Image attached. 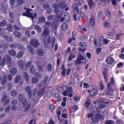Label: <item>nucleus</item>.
<instances>
[{
  "instance_id": "bf43d9fd",
  "label": "nucleus",
  "mask_w": 124,
  "mask_h": 124,
  "mask_svg": "<svg viewBox=\"0 0 124 124\" xmlns=\"http://www.w3.org/2000/svg\"><path fill=\"white\" fill-rule=\"evenodd\" d=\"M49 79V77L48 76H46L45 77L44 81H43V84H46V82H47V81H48V79Z\"/></svg>"
},
{
  "instance_id": "69168bd1",
  "label": "nucleus",
  "mask_w": 124,
  "mask_h": 124,
  "mask_svg": "<svg viewBox=\"0 0 124 124\" xmlns=\"http://www.w3.org/2000/svg\"><path fill=\"white\" fill-rule=\"evenodd\" d=\"M121 36H122V34H117L116 35L117 40H120L121 39Z\"/></svg>"
},
{
  "instance_id": "e2e57ef3",
  "label": "nucleus",
  "mask_w": 124,
  "mask_h": 124,
  "mask_svg": "<svg viewBox=\"0 0 124 124\" xmlns=\"http://www.w3.org/2000/svg\"><path fill=\"white\" fill-rule=\"evenodd\" d=\"M83 86L85 89H88V88H90V85L87 83H84L83 84Z\"/></svg>"
},
{
  "instance_id": "1a4fd4ad",
  "label": "nucleus",
  "mask_w": 124,
  "mask_h": 124,
  "mask_svg": "<svg viewBox=\"0 0 124 124\" xmlns=\"http://www.w3.org/2000/svg\"><path fill=\"white\" fill-rule=\"evenodd\" d=\"M31 44L35 48H37L39 45H40V43H39V41L37 39H32L30 42Z\"/></svg>"
},
{
  "instance_id": "338daca9",
  "label": "nucleus",
  "mask_w": 124,
  "mask_h": 124,
  "mask_svg": "<svg viewBox=\"0 0 124 124\" xmlns=\"http://www.w3.org/2000/svg\"><path fill=\"white\" fill-rule=\"evenodd\" d=\"M10 108H11L10 106H9L7 108H6L5 109V112L6 113H7V112H9L10 111Z\"/></svg>"
},
{
  "instance_id": "052dcab7",
  "label": "nucleus",
  "mask_w": 124,
  "mask_h": 124,
  "mask_svg": "<svg viewBox=\"0 0 124 124\" xmlns=\"http://www.w3.org/2000/svg\"><path fill=\"white\" fill-rule=\"evenodd\" d=\"M6 62V61L5 60V59L3 58V61L0 63V65H1V66H3V65H4V64H5Z\"/></svg>"
},
{
  "instance_id": "37998d69",
  "label": "nucleus",
  "mask_w": 124,
  "mask_h": 124,
  "mask_svg": "<svg viewBox=\"0 0 124 124\" xmlns=\"http://www.w3.org/2000/svg\"><path fill=\"white\" fill-rule=\"evenodd\" d=\"M11 95H12V96H16V95H17L18 93H17V91H16V90H13L11 91Z\"/></svg>"
},
{
  "instance_id": "9b49d317",
  "label": "nucleus",
  "mask_w": 124,
  "mask_h": 124,
  "mask_svg": "<svg viewBox=\"0 0 124 124\" xmlns=\"http://www.w3.org/2000/svg\"><path fill=\"white\" fill-rule=\"evenodd\" d=\"M25 91L28 94L29 98H31V97H32V91L31 90V86H28L25 87Z\"/></svg>"
},
{
  "instance_id": "0eeeda50",
  "label": "nucleus",
  "mask_w": 124,
  "mask_h": 124,
  "mask_svg": "<svg viewBox=\"0 0 124 124\" xmlns=\"http://www.w3.org/2000/svg\"><path fill=\"white\" fill-rule=\"evenodd\" d=\"M0 36H2V37L7 41H12L13 40V38H12V37L7 36V34L5 33L0 32Z\"/></svg>"
},
{
  "instance_id": "2eb2a0df",
  "label": "nucleus",
  "mask_w": 124,
  "mask_h": 124,
  "mask_svg": "<svg viewBox=\"0 0 124 124\" xmlns=\"http://www.w3.org/2000/svg\"><path fill=\"white\" fill-rule=\"evenodd\" d=\"M3 59H4L6 61V59L7 60L8 62V67L9 68L11 67V57L9 56V55H5Z\"/></svg>"
},
{
  "instance_id": "6e6d98bb",
  "label": "nucleus",
  "mask_w": 124,
  "mask_h": 124,
  "mask_svg": "<svg viewBox=\"0 0 124 124\" xmlns=\"http://www.w3.org/2000/svg\"><path fill=\"white\" fill-rule=\"evenodd\" d=\"M54 17V15L48 16L47 17V19L48 20V21H51V20H53Z\"/></svg>"
},
{
  "instance_id": "de8ad7c7",
  "label": "nucleus",
  "mask_w": 124,
  "mask_h": 124,
  "mask_svg": "<svg viewBox=\"0 0 124 124\" xmlns=\"http://www.w3.org/2000/svg\"><path fill=\"white\" fill-rule=\"evenodd\" d=\"M38 70L40 72H43V67L41 65H39L38 66Z\"/></svg>"
},
{
  "instance_id": "4d7b16f0",
  "label": "nucleus",
  "mask_w": 124,
  "mask_h": 124,
  "mask_svg": "<svg viewBox=\"0 0 124 124\" xmlns=\"http://www.w3.org/2000/svg\"><path fill=\"white\" fill-rule=\"evenodd\" d=\"M52 23L50 21H46L45 23V25L46 27H50V26H52Z\"/></svg>"
},
{
  "instance_id": "e433bc0d",
  "label": "nucleus",
  "mask_w": 124,
  "mask_h": 124,
  "mask_svg": "<svg viewBox=\"0 0 124 124\" xmlns=\"http://www.w3.org/2000/svg\"><path fill=\"white\" fill-rule=\"evenodd\" d=\"M7 29L8 31H12V30H13V27H12V25L8 24Z\"/></svg>"
},
{
  "instance_id": "c9c22d12",
  "label": "nucleus",
  "mask_w": 124,
  "mask_h": 124,
  "mask_svg": "<svg viewBox=\"0 0 124 124\" xmlns=\"http://www.w3.org/2000/svg\"><path fill=\"white\" fill-rule=\"evenodd\" d=\"M10 72L13 75H15V74L17 73V69H16V68H13V69H11Z\"/></svg>"
},
{
  "instance_id": "cd10ccee",
  "label": "nucleus",
  "mask_w": 124,
  "mask_h": 124,
  "mask_svg": "<svg viewBox=\"0 0 124 124\" xmlns=\"http://www.w3.org/2000/svg\"><path fill=\"white\" fill-rule=\"evenodd\" d=\"M28 49L29 50L30 54H31V55H34V50H33L32 47L28 46Z\"/></svg>"
},
{
  "instance_id": "7ed1b4c3",
  "label": "nucleus",
  "mask_w": 124,
  "mask_h": 124,
  "mask_svg": "<svg viewBox=\"0 0 124 124\" xmlns=\"http://www.w3.org/2000/svg\"><path fill=\"white\" fill-rule=\"evenodd\" d=\"M54 7V13H59L60 12V10L59 8H62V9H63V8H65V7H66V5L64 4V2H61L60 3L59 5L58 4L55 3L53 5Z\"/></svg>"
},
{
  "instance_id": "0e129e2a",
  "label": "nucleus",
  "mask_w": 124,
  "mask_h": 124,
  "mask_svg": "<svg viewBox=\"0 0 124 124\" xmlns=\"http://www.w3.org/2000/svg\"><path fill=\"white\" fill-rule=\"evenodd\" d=\"M66 72V70L64 67L62 68V75L64 76L65 75V73Z\"/></svg>"
},
{
  "instance_id": "4be33fe9",
  "label": "nucleus",
  "mask_w": 124,
  "mask_h": 124,
  "mask_svg": "<svg viewBox=\"0 0 124 124\" xmlns=\"http://www.w3.org/2000/svg\"><path fill=\"white\" fill-rule=\"evenodd\" d=\"M24 78H25L26 82H28V81H30V76L29 75V74L28 73H24Z\"/></svg>"
},
{
  "instance_id": "6ab92c4d",
  "label": "nucleus",
  "mask_w": 124,
  "mask_h": 124,
  "mask_svg": "<svg viewBox=\"0 0 124 124\" xmlns=\"http://www.w3.org/2000/svg\"><path fill=\"white\" fill-rule=\"evenodd\" d=\"M37 54L39 57H43L44 56V51L41 49H38Z\"/></svg>"
},
{
  "instance_id": "09e8293b",
  "label": "nucleus",
  "mask_w": 124,
  "mask_h": 124,
  "mask_svg": "<svg viewBox=\"0 0 124 124\" xmlns=\"http://www.w3.org/2000/svg\"><path fill=\"white\" fill-rule=\"evenodd\" d=\"M11 104H13V105H17V104H18V100L14 99L12 100Z\"/></svg>"
},
{
  "instance_id": "a878e982",
  "label": "nucleus",
  "mask_w": 124,
  "mask_h": 124,
  "mask_svg": "<svg viewBox=\"0 0 124 124\" xmlns=\"http://www.w3.org/2000/svg\"><path fill=\"white\" fill-rule=\"evenodd\" d=\"M14 35H15L16 37H17V38H21L22 37V34L20 33L19 31H15Z\"/></svg>"
},
{
  "instance_id": "680f3d73",
  "label": "nucleus",
  "mask_w": 124,
  "mask_h": 124,
  "mask_svg": "<svg viewBox=\"0 0 124 124\" xmlns=\"http://www.w3.org/2000/svg\"><path fill=\"white\" fill-rule=\"evenodd\" d=\"M100 86L101 91H103V90L104 89V85H103V83H102V81L100 82Z\"/></svg>"
},
{
  "instance_id": "5701e85b",
  "label": "nucleus",
  "mask_w": 124,
  "mask_h": 124,
  "mask_svg": "<svg viewBox=\"0 0 124 124\" xmlns=\"http://www.w3.org/2000/svg\"><path fill=\"white\" fill-rule=\"evenodd\" d=\"M35 30H36L38 32L41 33L42 32V29L39 25H34Z\"/></svg>"
},
{
  "instance_id": "603ef678",
  "label": "nucleus",
  "mask_w": 124,
  "mask_h": 124,
  "mask_svg": "<svg viewBox=\"0 0 124 124\" xmlns=\"http://www.w3.org/2000/svg\"><path fill=\"white\" fill-rule=\"evenodd\" d=\"M105 123L106 124H114V122L112 120H107Z\"/></svg>"
},
{
  "instance_id": "2f4dec72",
  "label": "nucleus",
  "mask_w": 124,
  "mask_h": 124,
  "mask_svg": "<svg viewBox=\"0 0 124 124\" xmlns=\"http://www.w3.org/2000/svg\"><path fill=\"white\" fill-rule=\"evenodd\" d=\"M72 59H75V56H74L73 54H70L69 56V58H68V62H70L71 61H72Z\"/></svg>"
},
{
  "instance_id": "c03bdc74",
  "label": "nucleus",
  "mask_w": 124,
  "mask_h": 124,
  "mask_svg": "<svg viewBox=\"0 0 124 124\" xmlns=\"http://www.w3.org/2000/svg\"><path fill=\"white\" fill-rule=\"evenodd\" d=\"M103 74H104V77L105 78V81L106 83H107L108 82V75H107V74L106 73H104V72L103 73Z\"/></svg>"
},
{
  "instance_id": "39448f33",
  "label": "nucleus",
  "mask_w": 124,
  "mask_h": 124,
  "mask_svg": "<svg viewBox=\"0 0 124 124\" xmlns=\"http://www.w3.org/2000/svg\"><path fill=\"white\" fill-rule=\"evenodd\" d=\"M24 9H26L27 11L25 13L22 14V15L23 16H27V17L31 18L32 20H33V19H34V17H36V14H34V15L33 16V14H32V13L30 12V11H31V9H28L26 7L24 8Z\"/></svg>"
},
{
  "instance_id": "473e14b6",
  "label": "nucleus",
  "mask_w": 124,
  "mask_h": 124,
  "mask_svg": "<svg viewBox=\"0 0 124 124\" xmlns=\"http://www.w3.org/2000/svg\"><path fill=\"white\" fill-rule=\"evenodd\" d=\"M18 64L21 68V69H24V62L22 61H19L18 62Z\"/></svg>"
},
{
  "instance_id": "c756f323",
  "label": "nucleus",
  "mask_w": 124,
  "mask_h": 124,
  "mask_svg": "<svg viewBox=\"0 0 124 124\" xmlns=\"http://www.w3.org/2000/svg\"><path fill=\"white\" fill-rule=\"evenodd\" d=\"M68 27L67 26V25L65 23H63L61 26V29L63 31H65L66 30H67V28Z\"/></svg>"
},
{
  "instance_id": "58836bf2",
  "label": "nucleus",
  "mask_w": 124,
  "mask_h": 124,
  "mask_svg": "<svg viewBox=\"0 0 124 124\" xmlns=\"http://www.w3.org/2000/svg\"><path fill=\"white\" fill-rule=\"evenodd\" d=\"M24 55V52L23 51H20L17 55L16 56V58L17 59H21V58H22V57H23Z\"/></svg>"
},
{
  "instance_id": "ddd939ff",
  "label": "nucleus",
  "mask_w": 124,
  "mask_h": 124,
  "mask_svg": "<svg viewBox=\"0 0 124 124\" xmlns=\"http://www.w3.org/2000/svg\"><path fill=\"white\" fill-rule=\"evenodd\" d=\"M88 93H90V96L93 97L97 94V88H94L91 91L89 90Z\"/></svg>"
},
{
  "instance_id": "b1692460",
  "label": "nucleus",
  "mask_w": 124,
  "mask_h": 124,
  "mask_svg": "<svg viewBox=\"0 0 124 124\" xmlns=\"http://www.w3.org/2000/svg\"><path fill=\"white\" fill-rule=\"evenodd\" d=\"M6 82H7V76L6 75H4L3 80L1 81V85L4 86L5 84H6Z\"/></svg>"
},
{
  "instance_id": "774afa93",
  "label": "nucleus",
  "mask_w": 124,
  "mask_h": 124,
  "mask_svg": "<svg viewBox=\"0 0 124 124\" xmlns=\"http://www.w3.org/2000/svg\"><path fill=\"white\" fill-rule=\"evenodd\" d=\"M79 44H80V45L81 47H86V43H85V42L79 43Z\"/></svg>"
},
{
  "instance_id": "7c9ffc66",
  "label": "nucleus",
  "mask_w": 124,
  "mask_h": 124,
  "mask_svg": "<svg viewBox=\"0 0 124 124\" xmlns=\"http://www.w3.org/2000/svg\"><path fill=\"white\" fill-rule=\"evenodd\" d=\"M50 31L47 28H46L43 31V35H49Z\"/></svg>"
},
{
  "instance_id": "a19ab883",
  "label": "nucleus",
  "mask_w": 124,
  "mask_h": 124,
  "mask_svg": "<svg viewBox=\"0 0 124 124\" xmlns=\"http://www.w3.org/2000/svg\"><path fill=\"white\" fill-rule=\"evenodd\" d=\"M20 80H21V76L18 75L16 78L15 83H19Z\"/></svg>"
},
{
  "instance_id": "4c0bfd02",
  "label": "nucleus",
  "mask_w": 124,
  "mask_h": 124,
  "mask_svg": "<svg viewBox=\"0 0 124 124\" xmlns=\"http://www.w3.org/2000/svg\"><path fill=\"white\" fill-rule=\"evenodd\" d=\"M24 2H25L24 0H17V5H18L19 6H20V5H22V4H23V3H24Z\"/></svg>"
},
{
  "instance_id": "f257e3e1",
  "label": "nucleus",
  "mask_w": 124,
  "mask_h": 124,
  "mask_svg": "<svg viewBox=\"0 0 124 124\" xmlns=\"http://www.w3.org/2000/svg\"><path fill=\"white\" fill-rule=\"evenodd\" d=\"M58 93H62L63 95L66 96L68 93H71L72 88L71 87L67 88V86L59 87L57 89Z\"/></svg>"
},
{
  "instance_id": "864d4df0",
  "label": "nucleus",
  "mask_w": 124,
  "mask_h": 124,
  "mask_svg": "<svg viewBox=\"0 0 124 124\" xmlns=\"http://www.w3.org/2000/svg\"><path fill=\"white\" fill-rule=\"evenodd\" d=\"M16 1H17L16 0H10V5H14V4H15V3H16Z\"/></svg>"
},
{
  "instance_id": "3c124183",
  "label": "nucleus",
  "mask_w": 124,
  "mask_h": 124,
  "mask_svg": "<svg viewBox=\"0 0 124 124\" xmlns=\"http://www.w3.org/2000/svg\"><path fill=\"white\" fill-rule=\"evenodd\" d=\"M31 31L28 30L26 31H25V34L26 35H27V36H28V37H31Z\"/></svg>"
},
{
  "instance_id": "393cba45",
  "label": "nucleus",
  "mask_w": 124,
  "mask_h": 124,
  "mask_svg": "<svg viewBox=\"0 0 124 124\" xmlns=\"http://www.w3.org/2000/svg\"><path fill=\"white\" fill-rule=\"evenodd\" d=\"M44 93H45V87H44L42 88L41 90H39L37 94L38 95H42V94H43Z\"/></svg>"
},
{
  "instance_id": "ea45409f",
  "label": "nucleus",
  "mask_w": 124,
  "mask_h": 124,
  "mask_svg": "<svg viewBox=\"0 0 124 124\" xmlns=\"http://www.w3.org/2000/svg\"><path fill=\"white\" fill-rule=\"evenodd\" d=\"M103 42H104V43L105 44H107V43H108V41L107 40V39H104L103 41H101V40H100L99 41V43H100V45H102V44H103Z\"/></svg>"
},
{
  "instance_id": "4468645a",
  "label": "nucleus",
  "mask_w": 124,
  "mask_h": 124,
  "mask_svg": "<svg viewBox=\"0 0 124 124\" xmlns=\"http://www.w3.org/2000/svg\"><path fill=\"white\" fill-rule=\"evenodd\" d=\"M87 2L90 9L95 8V4H94L93 0H87Z\"/></svg>"
},
{
  "instance_id": "8fccbe9b",
  "label": "nucleus",
  "mask_w": 124,
  "mask_h": 124,
  "mask_svg": "<svg viewBox=\"0 0 124 124\" xmlns=\"http://www.w3.org/2000/svg\"><path fill=\"white\" fill-rule=\"evenodd\" d=\"M45 17L43 16L40 17L39 19V21L40 23H44V22H45Z\"/></svg>"
},
{
  "instance_id": "49530a36",
  "label": "nucleus",
  "mask_w": 124,
  "mask_h": 124,
  "mask_svg": "<svg viewBox=\"0 0 124 124\" xmlns=\"http://www.w3.org/2000/svg\"><path fill=\"white\" fill-rule=\"evenodd\" d=\"M104 28H109L110 27V23L108 21H105L104 23Z\"/></svg>"
},
{
  "instance_id": "72a5a7b5",
  "label": "nucleus",
  "mask_w": 124,
  "mask_h": 124,
  "mask_svg": "<svg viewBox=\"0 0 124 124\" xmlns=\"http://www.w3.org/2000/svg\"><path fill=\"white\" fill-rule=\"evenodd\" d=\"M31 81L33 84H36V83H38V78L35 77L32 78Z\"/></svg>"
},
{
  "instance_id": "c85d7f7f",
  "label": "nucleus",
  "mask_w": 124,
  "mask_h": 124,
  "mask_svg": "<svg viewBox=\"0 0 124 124\" xmlns=\"http://www.w3.org/2000/svg\"><path fill=\"white\" fill-rule=\"evenodd\" d=\"M9 54L10 56L14 57V56H16V51L14 50H9Z\"/></svg>"
},
{
  "instance_id": "f8f14e48",
  "label": "nucleus",
  "mask_w": 124,
  "mask_h": 124,
  "mask_svg": "<svg viewBox=\"0 0 124 124\" xmlns=\"http://www.w3.org/2000/svg\"><path fill=\"white\" fill-rule=\"evenodd\" d=\"M9 101H10V100L8 98L7 95L5 94L2 96L1 102H4V105H7L9 103Z\"/></svg>"
},
{
  "instance_id": "9d476101",
  "label": "nucleus",
  "mask_w": 124,
  "mask_h": 124,
  "mask_svg": "<svg viewBox=\"0 0 124 124\" xmlns=\"http://www.w3.org/2000/svg\"><path fill=\"white\" fill-rule=\"evenodd\" d=\"M22 105L23 107H26L24 109V112H28L31 109V102L27 101L25 102V105Z\"/></svg>"
},
{
  "instance_id": "20e7f679",
  "label": "nucleus",
  "mask_w": 124,
  "mask_h": 124,
  "mask_svg": "<svg viewBox=\"0 0 124 124\" xmlns=\"http://www.w3.org/2000/svg\"><path fill=\"white\" fill-rule=\"evenodd\" d=\"M98 104L99 106L97 107V109H103V108L106 107L107 104H111V103L110 102H106L104 99H100L98 101Z\"/></svg>"
},
{
  "instance_id": "79ce46f5",
  "label": "nucleus",
  "mask_w": 124,
  "mask_h": 124,
  "mask_svg": "<svg viewBox=\"0 0 124 124\" xmlns=\"http://www.w3.org/2000/svg\"><path fill=\"white\" fill-rule=\"evenodd\" d=\"M30 70L31 73H32V74H34V72L35 71V68H34V66H31L30 67Z\"/></svg>"
},
{
  "instance_id": "f03ea898",
  "label": "nucleus",
  "mask_w": 124,
  "mask_h": 124,
  "mask_svg": "<svg viewBox=\"0 0 124 124\" xmlns=\"http://www.w3.org/2000/svg\"><path fill=\"white\" fill-rule=\"evenodd\" d=\"M111 82L108 83V88L109 90H106L105 91V94L106 95H111V93L113 92V89H114V87H115V80H114V78H111ZM111 92V93H110Z\"/></svg>"
},
{
  "instance_id": "6e6552de",
  "label": "nucleus",
  "mask_w": 124,
  "mask_h": 124,
  "mask_svg": "<svg viewBox=\"0 0 124 124\" xmlns=\"http://www.w3.org/2000/svg\"><path fill=\"white\" fill-rule=\"evenodd\" d=\"M18 99L19 102H21L22 105H25L26 102L28 101L27 100V98L24 97L22 94H19L18 95Z\"/></svg>"
},
{
  "instance_id": "a18cd8bd",
  "label": "nucleus",
  "mask_w": 124,
  "mask_h": 124,
  "mask_svg": "<svg viewBox=\"0 0 124 124\" xmlns=\"http://www.w3.org/2000/svg\"><path fill=\"white\" fill-rule=\"evenodd\" d=\"M52 64H48L46 67L47 71H52Z\"/></svg>"
},
{
  "instance_id": "aec40b11",
  "label": "nucleus",
  "mask_w": 124,
  "mask_h": 124,
  "mask_svg": "<svg viewBox=\"0 0 124 124\" xmlns=\"http://www.w3.org/2000/svg\"><path fill=\"white\" fill-rule=\"evenodd\" d=\"M59 26L58 25V23L57 22H53L52 23L51 28L52 30H54L55 31L58 30Z\"/></svg>"
},
{
  "instance_id": "423d86ee",
  "label": "nucleus",
  "mask_w": 124,
  "mask_h": 124,
  "mask_svg": "<svg viewBox=\"0 0 124 124\" xmlns=\"http://www.w3.org/2000/svg\"><path fill=\"white\" fill-rule=\"evenodd\" d=\"M72 9L73 11V13H75L73 15V18H74L75 21H77L76 19V15L78 14L79 12V9L78 8V6L77 5V3H74L73 4Z\"/></svg>"
},
{
  "instance_id": "f3484780",
  "label": "nucleus",
  "mask_w": 124,
  "mask_h": 124,
  "mask_svg": "<svg viewBox=\"0 0 124 124\" xmlns=\"http://www.w3.org/2000/svg\"><path fill=\"white\" fill-rule=\"evenodd\" d=\"M106 62L108 64H112L114 62V59L111 57H108L106 59Z\"/></svg>"
},
{
  "instance_id": "dca6fc26",
  "label": "nucleus",
  "mask_w": 124,
  "mask_h": 124,
  "mask_svg": "<svg viewBox=\"0 0 124 124\" xmlns=\"http://www.w3.org/2000/svg\"><path fill=\"white\" fill-rule=\"evenodd\" d=\"M82 61H84V57L82 55H79L76 61V64H80L82 62Z\"/></svg>"
},
{
  "instance_id": "bb28decb",
  "label": "nucleus",
  "mask_w": 124,
  "mask_h": 124,
  "mask_svg": "<svg viewBox=\"0 0 124 124\" xmlns=\"http://www.w3.org/2000/svg\"><path fill=\"white\" fill-rule=\"evenodd\" d=\"M90 24L92 27H94L95 25V20H94V18L92 17L90 19Z\"/></svg>"
},
{
  "instance_id": "f704fd0d",
  "label": "nucleus",
  "mask_w": 124,
  "mask_h": 124,
  "mask_svg": "<svg viewBox=\"0 0 124 124\" xmlns=\"http://www.w3.org/2000/svg\"><path fill=\"white\" fill-rule=\"evenodd\" d=\"M7 25V22L6 20H3L2 22H0V27H4Z\"/></svg>"
},
{
  "instance_id": "5fc2aeb1",
  "label": "nucleus",
  "mask_w": 124,
  "mask_h": 124,
  "mask_svg": "<svg viewBox=\"0 0 124 124\" xmlns=\"http://www.w3.org/2000/svg\"><path fill=\"white\" fill-rule=\"evenodd\" d=\"M44 9H49L50 8V5L49 4H46L43 5Z\"/></svg>"
},
{
  "instance_id": "412c9836",
  "label": "nucleus",
  "mask_w": 124,
  "mask_h": 124,
  "mask_svg": "<svg viewBox=\"0 0 124 124\" xmlns=\"http://www.w3.org/2000/svg\"><path fill=\"white\" fill-rule=\"evenodd\" d=\"M93 119H95V120H97V123H98V120H99V119H101V115H100V114L99 113H97L95 115V117H93L92 118V122H93Z\"/></svg>"
},
{
  "instance_id": "13d9d810",
  "label": "nucleus",
  "mask_w": 124,
  "mask_h": 124,
  "mask_svg": "<svg viewBox=\"0 0 124 124\" xmlns=\"http://www.w3.org/2000/svg\"><path fill=\"white\" fill-rule=\"evenodd\" d=\"M60 123H62L64 124H68L67 120L63 119L60 120Z\"/></svg>"
},
{
  "instance_id": "a211bd4d",
  "label": "nucleus",
  "mask_w": 124,
  "mask_h": 124,
  "mask_svg": "<svg viewBox=\"0 0 124 124\" xmlns=\"http://www.w3.org/2000/svg\"><path fill=\"white\" fill-rule=\"evenodd\" d=\"M64 18L66 22H70V16L67 13H65L64 15Z\"/></svg>"
}]
</instances>
